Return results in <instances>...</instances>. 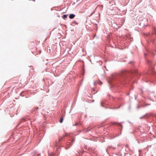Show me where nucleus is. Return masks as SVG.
Masks as SVG:
<instances>
[{
  "label": "nucleus",
  "instance_id": "1",
  "mask_svg": "<svg viewBox=\"0 0 156 156\" xmlns=\"http://www.w3.org/2000/svg\"><path fill=\"white\" fill-rule=\"evenodd\" d=\"M75 17V15L74 14H71L69 16V18L71 19Z\"/></svg>",
  "mask_w": 156,
  "mask_h": 156
},
{
  "label": "nucleus",
  "instance_id": "2",
  "mask_svg": "<svg viewBox=\"0 0 156 156\" xmlns=\"http://www.w3.org/2000/svg\"><path fill=\"white\" fill-rule=\"evenodd\" d=\"M63 18L65 19H66L67 18V16L66 15H63Z\"/></svg>",
  "mask_w": 156,
  "mask_h": 156
},
{
  "label": "nucleus",
  "instance_id": "3",
  "mask_svg": "<svg viewBox=\"0 0 156 156\" xmlns=\"http://www.w3.org/2000/svg\"><path fill=\"white\" fill-rule=\"evenodd\" d=\"M63 118L62 117L60 120V122L62 123L63 120Z\"/></svg>",
  "mask_w": 156,
  "mask_h": 156
},
{
  "label": "nucleus",
  "instance_id": "4",
  "mask_svg": "<svg viewBox=\"0 0 156 156\" xmlns=\"http://www.w3.org/2000/svg\"><path fill=\"white\" fill-rule=\"evenodd\" d=\"M154 31L153 32V35L155 34V29H154Z\"/></svg>",
  "mask_w": 156,
  "mask_h": 156
},
{
  "label": "nucleus",
  "instance_id": "5",
  "mask_svg": "<svg viewBox=\"0 0 156 156\" xmlns=\"http://www.w3.org/2000/svg\"><path fill=\"white\" fill-rule=\"evenodd\" d=\"M122 73H123V74L124 73H125L126 72H125V71H122Z\"/></svg>",
  "mask_w": 156,
  "mask_h": 156
},
{
  "label": "nucleus",
  "instance_id": "6",
  "mask_svg": "<svg viewBox=\"0 0 156 156\" xmlns=\"http://www.w3.org/2000/svg\"><path fill=\"white\" fill-rule=\"evenodd\" d=\"M126 147H128V145H126Z\"/></svg>",
  "mask_w": 156,
  "mask_h": 156
},
{
  "label": "nucleus",
  "instance_id": "7",
  "mask_svg": "<svg viewBox=\"0 0 156 156\" xmlns=\"http://www.w3.org/2000/svg\"><path fill=\"white\" fill-rule=\"evenodd\" d=\"M38 109V107H37V109Z\"/></svg>",
  "mask_w": 156,
  "mask_h": 156
},
{
  "label": "nucleus",
  "instance_id": "8",
  "mask_svg": "<svg viewBox=\"0 0 156 156\" xmlns=\"http://www.w3.org/2000/svg\"><path fill=\"white\" fill-rule=\"evenodd\" d=\"M77 125V124H75V125H76V126Z\"/></svg>",
  "mask_w": 156,
  "mask_h": 156
},
{
  "label": "nucleus",
  "instance_id": "9",
  "mask_svg": "<svg viewBox=\"0 0 156 156\" xmlns=\"http://www.w3.org/2000/svg\"><path fill=\"white\" fill-rule=\"evenodd\" d=\"M123 76V74L122 75V76Z\"/></svg>",
  "mask_w": 156,
  "mask_h": 156
},
{
  "label": "nucleus",
  "instance_id": "10",
  "mask_svg": "<svg viewBox=\"0 0 156 156\" xmlns=\"http://www.w3.org/2000/svg\"><path fill=\"white\" fill-rule=\"evenodd\" d=\"M89 130H88L87 131H89Z\"/></svg>",
  "mask_w": 156,
  "mask_h": 156
}]
</instances>
